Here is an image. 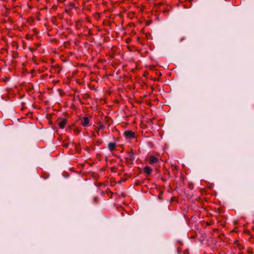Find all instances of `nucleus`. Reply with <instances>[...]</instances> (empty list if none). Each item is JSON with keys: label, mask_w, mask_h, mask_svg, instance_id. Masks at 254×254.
I'll return each mask as SVG.
<instances>
[{"label": "nucleus", "mask_w": 254, "mask_h": 254, "mask_svg": "<svg viewBox=\"0 0 254 254\" xmlns=\"http://www.w3.org/2000/svg\"><path fill=\"white\" fill-rule=\"evenodd\" d=\"M150 159H156V158L155 157H154L153 156H151L150 157Z\"/></svg>", "instance_id": "obj_11"}, {"label": "nucleus", "mask_w": 254, "mask_h": 254, "mask_svg": "<svg viewBox=\"0 0 254 254\" xmlns=\"http://www.w3.org/2000/svg\"><path fill=\"white\" fill-rule=\"evenodd\" d=\"M144 171L147 175H150L151 173L152 169L149 166H146L144 168Z\"/></svg>", "instance_id": "obj_5"}, {"label": "nucleus", "mask_w": 254, "mask_h": 254, "mask_svg": "<svg viewBox=\"0 0 254 254\" xmlns=\"http://www.w3.org/2000/svg\"><path fill=\"white\" fill-rule=\"evenodd\" d=\"M212 223V221H210V222H208L207 221V226L210 225Z\"/></svg>", "instance_id": "obj_9"}, {"label": "nucleus", "mask_w": 254, "mask_h": 254, "mask_svg": "<svg viewBox=\"0 0 254 254\" xmlns=\"http://www.w3.org/2000/svg\"><path fill=\"white\" fill-rule=\"evenodd\" d=\"M124 135L127 139H133L135 138V132L131 130H127L124 131Z\"/></svg>", "instance_id": "obj_1"}, {"label": "nucleus", "mask_w": 254, "mask_h": 254, "mask_svg": "<svg viewBox=\"0 0 254 254\" xmlns=\"http://www.w3.org/2000/svg\"><path fill=\"white\" fill-rule=\"evenodd\" d=\"M108 147L110 151H113L115 149L116 144L115 142H110L108 143Z\"/></svg>", "instance_id": "obj_2"}, {"label": "nucleus", "mask_w": 254, "mask_h": 254, "mask_svg": "<svg viewBox=\"0 0 254 254\" xmlns=\"http://www.w3.org/2000/svg\"><path fill=\"white\" fill-rule=\"evenodd\" d=\"M67 146H68L67 143H64V147H67Z\"/></svg>", "instance_id": "obj_10"}, {"label": "nucleus", "mask_w": 254, "mask_h": 254, "mask_svg": "<svg viewBox=\"0 0 254 254\" xmlns=\"http://www.w3.org/2000/svg\"><path fill=\"white\" fill-rule=\"evenodd\" d=\"M209 214H210L207 212V217H209Z\"/></svg>", "instance_id": "obj_14"}, {"label": "nucleus", "mask_w": 254, "mask_h": 254, "mask_svg": "<svg viewBox=\"0 0 254 254\" xmlns=\"http://www.w3.org/2000/svg\"><path fill=\"white\" fill-rule=\"evenodd\" d=\"M159 160H150V162L149 163L151 165L154 164V163H156L157 162V161H158Z\"/></svg>", "instance_id": "obj_7"}, {"label": "nucleus", "mask_w": 254, "mask_h": 254, "mask_svg": "<svg viewBox=\"0 0 254 254\" xmlns=\"http://www.w3.org/2000/svg\"><path fill=\"white\" fill-rule=\"evenodd\" d=\"M239 249H243V248H241L240 247H239Z\"/></svg>", "instance_id": "obj_15"}, {"label": "nucleus", "mask_w": 254, "mask_h": 254, "mask_svg": "<svg viewBox=\"0 0 254 254\" xmlns=\"http://www.w3.org/2000/svg\"><path fill=\"white\" fill-rule=\"evenodd\" d=\"M66 124V120L64 119V120H63L62 121H61L59 123V126L60 128H64L65 127Z\"/></svg>", "instance_id": "obj_4"}, {"label": "nucleus", "mask_w": 254, "mask_h": 254, "mask_svg": "<svg viewBox=\"0 0 254 254\" xmlns=\"http://www.w3.org/2000/svg\"><path fill=\"white\" fill-rule=\"evenodd\" d=\"M219 230L218 229H213L212 230V235L214 237H218L219 236Z\"/></svg>", "instance_id": "obj_6"}, {"label": "nucleus", "mask_w": 254, "mask_h": 254, "mask_svg": "<svg viewBox=\"0 0 254 254\" xmlns=\"http://www.w3.org/2000/svg\"><path fill=\"white\" fill-rule=\"evenodd\" d=\"M248 253L249 254L251 253V254H252V253L250 251H249V250L248 251Z\"/></svg>", "instance_id": "obj_13"}, {"label": "nucleus", "mask_w": 254, "mask_h": 254, "mask_svg": "<svg viewBox=\"0 0 254 254\" xmlns=\"http://www.w3.org/2000/svg\"><path fill=\"white\" fill-rule=\"evenodd\" d=\"M212 188V185H210L209 186H207V188L211 189Z\"/></svg>", "instance_id": "obj_12"}, {"label": "nucleus", "mask_w": 254, "mask_h": 254, "mask_svg": "<svg viewBox=\"0 0 254 254\" xmlns=\"http://www.w3.org/2000/svg\"><path fill=\"white\" fill-rule=\"evenodd\" d=\"M31 38H32V36H31V35H27L26 36V38L27 39H30Z\"/></svg>", "instance_id": "obj_8"}, {"label": "nucleus", "mask_w": 254, "mask_h": 254, "mask_svg": "<svg viewBox=\"0 0 254 254\" xmlns=\"http://www.w3.org/2000/svg\"><path fill=\"white\" fill-rule=\"evenodd\" d=\"M89 124V119L87 117H85L83 118L81 122V125L83 127H86Z\"/></svg>", "instance_id": "obj_3"}]
</instances>
